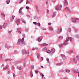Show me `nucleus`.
Wrapping results in <instances>:
<instances>
[{
	"label": "nucleus",
	"instance_id": "obj_10",
	"mask_svg": "<svg viewBox=\"0 0 79 79\" xmlns=\"http://www.w3.org/2000/svg\"><path fill=\"white\" fill-rule=\"evenodd\" d=\"M72 22L73 23H75V22H76V20L74 18L72 20Z\"/></svg>",
	"mask_w": 79,
	"mask_h": 79
},
{
	"label": "nucleus",
	"instance_id": "obj_9",
	"mask_svg": "<svg viewBox=\"0 0 79 79\" xmlns=\"http://www.w3.org/2000/svg\"><path fill=\"white\" fill-rule=\"evenodd\" d=\"M22 42L23 44H25V42H24V38H22Z\"/></svg>",
	"mask_w": 79,
	"mask_h": 79
},
{
	"label": "nucleus",
	"instance_id": "obj_21",
	"mask_svg": "<svg viewBox=\"0 0 79 79\" xmlns=\"http://www.w3.org/2000/svg\"><path fill=\"white\" fill-rule=\"evenodd\" d=\"M54 15H52V17L54 18L55 16V15H56V12H54Z\"/></svg>",
	"mask_w": 79,
	"mask_h": 79
},
{
	"label": "nucleus",
	"instance_id": "obj_52",
	"mask_svg": "<svg viewBox=\"0 0 79 79\" xmlns=\"http://www.w3.org/2000/svg\"><path fill=\"white\" fill-rule=\"evenodd\" d=\"M23 8L22 7L20 9V10H21H21H23Z\"/></svg>",
	"mask_w": 79,
	"mask_h": 79
},
{
	"label": "nucleus",
	"instance_id": "obj_59",
	"mask_svg": "<svg viewBox=\"0 0 79 79\" xmlns=\"http://www.w3.org/2000/svg\"><path fill=\"white\" fill-rule=\"evenodd\" d=\"M22 2H23V0H22L20 2V3H22Z\"/></svg>",
	"mask_w": 79,
	"mask_h": 79
},
{
	"label": "nucleus",
	"instance_id": "obj_47",
	"mask_svg": "<svg viewBox=\"0 0 79 79\" xmlns=\"http://www.w3.org/2000/svg\"><path fill=\"white\" fill-rule=\"evenodd\" d=\"M8 61H11V59H8Z\"/></svg>",
	"mask_w": 79,
	"mask_h": 79
},
{
	"label": "nucleus",
	"instance_id": "obj_28",
	"mask_svg": "<svg viewBox=\"0 0 79 79\" xmlns=\"http://www.w3.org/2000/svg\"><path fill=\"white\" fill-rule=\"evenodd\" d=\"M22 22H23V23H26V22L23 19L22 20Z\"/></svg>",
	"mask_w": 79,
	"mask_h": 79
},
{
	"label": "nucleus",
	"instance_id": "obj_34",
	"mask_svg": "<svg viewBox=\"0 0 79 79\" xmlns=\"http://www.w3.org/2000/svg\"><path fill=\"white\" fill-rule=\"evenodd\" d=\"M26 4H27V3H30V2H29V1H27V2H26Z\"/></svg>",
	"mask_w": 79,
	"mask_h": 79
},
{
	"label": "nucleus",
	"instance_id": "obj_26",
	"mask_svg": "<svg viewBox=\"0 0 79 79\" xmlns=\"http://www.w3.org/2000/svg\"><path fill=\"white\" fill-rule=\"evenodd\" d=\"M73 60L75 63H77V61L76 60V59L75 58H74Z\"/></svg>",
	"mask_w": 79,
	"mask_h": 79
},
{
	"label": "nucleus",
	"instance_id": "obj_41",
	"mask_svg": "<svg viewBox=\"0 0 79 79\" xmlns=\"http://www.w3.org/2000/svg\"><path fill=\"white\" fill-rule=\"evenodd\" d=\"M31 68H32V69H34V65H31Z\"/></svg>",
	"mask_w": 79,
	"mask_h": 79
},
{
	"label": "nucleus",
	"instance_id": "obj_31",
	"mask_svg": "<svg viewBox=\"0 0 79 79\" xmlns=\"http://www.w3.org/2000/svg\"><path fill=\"white\" fill-rule=\"evenodd\" d=\"M43 49L44 50H45V51H47V48H44Z\"/></svg>",
	"mask_w": 79,
	"mask_h": 79
},
{
	"label": "nucleus",
	"instance_id": "obj_14",
	"mask_svg": "<svg viewBox=\"0 0 79 79\" xmlns=\"http://www.w3.org/2000/svg\"><path fill=\"white\" fill-rule=\"evenodd\" d=\"M52 52L53 53V52H55V49L54 48H53L52 49Z\"/></svg>",
	"mask_w": 79,
	"mask_h": 79
},
{
	"label": "nucleus",
	"instance_id": "obj_60",
	"mask_svg": "<svg viewBox=\"0 0 79 79\" xmlns=\"http://www.w3.org/2000/svg\"><path fill=\"white\" fill-rule=\"evenodd\" d=\"M23 37H25V35H23Z\"/></svg>",
	"mask_w": 79,
	"mask_h": 79
},
{
	"label": "nucleus",
	"instance_id": "obj_39",
	"mask_svg": "<svg viewBox=\"0 0 79 79\" xmlns=\"http://www.w3.org/2000/svg\"><path fill=\"white\" fill-rule=\"evenodd\" d=\"M20 15H23L24 14L22 12H20Z\"/></svg>",
	"mask_w": 79,
	"mask_h": 79
},
{
	"label": "nucleus",
	"instance_id": "obj_57",
	"mask_svg": "<svg viewBox=\"0 0 79 79\" xmlns=\"http://www.w3.org/2000/svg\"><path fill=\"white\" fill-rule=\"evenodd\" d=\"M5 61H8V59H6Z\"/></svg>",
	"mask_w": 79,
	"mask_h": 79
},
{
	"label": "nucleus",
	"instance_id": "obj_2",
	"mask_svg": "<svg viewBox=\"0 0 79 79\" xmlns=\"http://www.w3.org/2000/svg\"><path fill=\"white\" fill-rule=\"evenodd\" d=\"M62 31V29L61 28H59L56 31V32L57 34H60V33H61Z\"/></svg>",
	"mask_w": 79,
	"mask_h": 79
},
{
	"label": "nucleus",
	"instance_id": "obj_51",
	"mask_svg": "<svg viewBox=\"0 0 79 79\" xmlns=\"http://www.w3.org/2000/svg\"><path fill=\"white\" fill-rule=\"evenodd\" d=\"M77 60H79V59H78V58H79V56H77Z\"/></svg>",
	"mask_w": 79,
	"mask_h": 79
},
{
	"label": "nucleus",
	"instance_id": "obj_61",
	"mask_svg": "<svg viewBox=\"0 0 79 79\" xmlns=\"http://www.w3.org/2000/svg\"><path fill=\"white\" fill-rule=\"evenodd\" d=\"M75 73H78V72H77L75 71Z\"/></svg>",
	"mask_w": 79,
	"mask_h": 79
},
{
	"label": "nucleus",
	"instance_id": "obj_33",
	"mask_svg": "<svg viewBox=\"0 0 79 79\" xmlns=\"http://www.w3.org/2000/svg\"><path fill=\"white\" fill-rule=\"evenodd\" d=\"M79 35H76V37L77 39V38H79Z\"/></svg>",
	"mask_w": 79,
	"mask_h": 79
},
{
	"label": "nucleus",
	"instance_id": "obj_48",
	"mask_svg": "<svg viewBox=\"0 0 79 79\" xmlns=\"http://www.w3.org/2000/svg\"><path fill=\"white\" fill-rule=\"evenodd\" d=\"M0 29H2V27L1 25L0 26Z\"/></svg>",
	"mask_w": 79,
	"mask_h": 79
},
{
	"label": "nucleus",
	"instance_id": "obj_6",
	"mask_svg": "<svg viewBox=\"0 0 79 79\" xmlns=\"http://www.w3.org/2000/svg\"><path fill=\"white\" fill-rule=\"evenodd\" d=\"M65 10H67V11H69L70 12V13H71V10H69V7H66L65 9Z\"/></svg>",
	"mask_w": 79,
	"mask_h": 79
},
{
	"label": "nucleus",
	"instance_id": "obj_5",
	"mask_svg": "<svg viewBox=\"0 0 79 79\" xmlns=\"http://www.w3.org/2000/svg\"><path fill=\"white\" fill-rule=\"evenodd\" d=\"M64 3L65 6H66L68 5V2L67 1L65 0L64 1Z\"/></svg>",
	"mask_w": 79,
	"mask_h": 79
},
{
	"label": "nucleus",
	"instance_id": "obj_27",
	"mask_svg": "<svg viewBox=\"0 0 79 79\" xmlns=\"http://www.w3.org/2000/svg\"><path fill=\"white\" fill-rule=\"evenodd\" d=\"M49 30H50V31H53V28H52V27H50Z\"/></svg>",
	"mask_w": 79,
	"mask_h": 79
},
{
	"label": "nucleus",
	"instance_id": "obj_37",
	"mask_svg": "<svg viewBox=\"0 0 79 79\" xmlns=\"http://www.w3.org/2000/svg\"><path fill=\"white\" fill-rule=\"evenodd\" d=\"M26 8L27 9H28V10H29V7L28 6H26Z\"/></svg>",
	"mask_w": 79,
	"mask_h": 79
},
{
	"label": "nucleus",
	"instance_id": "obj_54",
	"mask_svg": "<svg viewBox=\"0 0 79 79\" xmlns=\"http://www.w3.org/2000/svg\"><path fill=\"white\" fill-rule=\"evenodd\" d=\"M47 11L48 12V13H49V10H47Z\"/></svg>",
	"mask_w": 79,
	"mask_h": 79
},
{
	"label": "nucleus",
	"instance_id": "obj_8",
	"mask_svg": "<svg viewBox=\"0 0 79 79\" xmlns=\"http://www.w3.org/2000/svg\"><path fill=\"white\" fill-rule=\"evenodd\" d=\"M41 45H42V46H47L48 45V44H45V43L43 44H41Z\"/></svg>",
	"mask_w": 79,
	"mask_h": 79
},
{
	"label": "nucleus",
	"instance_id": "obj_18",
	"mask_svg": "<svg viewBox=\"0 0 79 79\" xmlns=\"http://www.w3.org/2000/svg\"><path fill=\"white\" fill-rule=\"evenodd\" d=\"M38 42H41V41H42V39H41L40 40V38H38Z\"/></svg>",
	"mask_w": 79,
	"mask_h": 79
},
{
	"label": "nucleus",
	"instance_id": "obj_15",
	"mask_svg": "<svg viewBox=\"0 0 79 79\" xmlns=\"http://www.w3.org/2000/svg\"><path fill=\"white\" fill-rule=\"evenodd\" d=\"M69 38H67L65 42H67L69 41Z\"/></svg>",
	"mask_w": 79,
	"mask_h": 79
},
{
	"label": "nucleus",
	"instance_id": "obj_29",
	"mask_svg": "<svg viewBox=\"0 0 79 79\" xmlns=\"http://www.w3.org/2000/svg\"><path fill=\"white\" fill-rule=\"evenodd\" d=\"M33 23L34 24H35V25H36L37 24V23L35 22H33Z\"/></svg>",
	"mask_w": 79,
	"mask_h": 79
},
{
	"label": "nucleus",
	"instance_id": "obj_23",
	"mask_svg": "<svg viewBox=\"0 0 79 79\" xmlns=\"http://www.w3.org/2000/svg\"><path fill=\"white\" fill-rule=\"evenodd\" d=\"M63 38L61 36L59 37L60 39V40L63 39Z\"/></svg>",
	"mask_w": 79,
	"mask_h": 79
},
{
	"label": "nucleus",
	"instance_id": "obj_35",
	"mask_svg": "<svg viewBox=\"0 0 79 79\" xmlns=\"http://www.w3.org/2000/svg\"><path fill=\"white\" fill-rule=\"evenodd\" d=\"M48 53H50V50H48L47 52Z\"/></svg>",
	"mask_w": 79,
	"mask_h": 79
},
{
	"label": "nucleus",
	"instance_id": "obj_20",
	"mask_svg": "<svg viewBox=\"0 0 79 79\" xmlns=\"http://www.w3.org/2000/svg\"><path fill=\"white\" fill-rule=\"evenodd\" d=\"M65 72H69H69H70V70H68L65 69Z\"/></svg>",
	"mask_w": 79,
	"mask_h": 79
},
{
	"label": "nucleus",
	"instance_id": "obj_16",
	"mask_svg": "<svg viewBox=\"0 0 79 79\" xmlns=\"http://www.w3.org/2000/svg\"><path fill=\"white\" fill-rule=\"evenodd\" d=\"M10 2V0H7L6 1V3L7 4H9V3Z\"/></svg>",
	"mask_w": 79,
	"mask_h": 79
},
{
	"label": "nucleus",
	"instance_id": "obj_4",
	"mask_svg": "<svg viewBox=\"0 0 79 79\" xmlns=\"http://www.w3.org/2000/svg\"><path fill=\"white\" fill-rule=\"evenodd\" d=\"M61 56H62V57L63 59V60H65V59H66V57H65L64 55L61 54Z\"/></svg>",
	"mask_w": 79,
	"mask_h": 79
},
{
	"label": "nucleus",
	"instance_id": "obj_40",
	"mask_svg": "<svg viewBox=\"0 0 79 79\" xmlns=\"http://www.w3.org/2000/svg\"><path fill=\"white\" fill-rule=\"evenodd\" d=\"M64 71H63V69H62L60 70V72H61V73H63V72Z\"/></svg>",
	"mask_w": 79,
	"mask_h": 79
},
{
	"label": "nucleus",
	"instance_id": "obj_1",
	"mask_svg": "<svg viewBox=\"0 0 79 79\" xmlns=\"http://www.w3.org/2000/svg\"><path fill=\"white\" fill-rule=\"evenodd\" d=\"M61 8H62V5H60L56 7V10L60 11L61 10Z\"/></svg>",
	"mask_w": 79,
	"mask_h": 79
},
{
	"label": "nucleus",
	"instance_id": "obj_11",
	"mask_svg": "<svg viewBox=\"0 0 79 79\" xmlns=\"http://www.w3.org/2000/svg\"><path fill=\"white\" fill-rule=\"evenodd\" d=\"M14 18H15V16H12V19H11V22H12V21H13V20L14 19Z\"/></svg>",
	"mask_w": 79,
	"mask_h": 79
},
{
	"label": "nucleus",
	"instance_id": "obj_64",
	"mask_svg": "<svg viewBox=\"0 0 79 79\" xmlns=\"http://www.w3.org/2000/svg\"><path fill=\"white\" fill-rule=\"evenodd\" d=\"M77 20H79V19H76Z\"/></svg>",
	"mask_w": 79,
	"mask_h": 79
},
{
	"label": "nucleus",
	"instance_id": "obj_46",
	"mask_svg": "<svg viewBox=\"0 0 79 79\" xmlns=\"http://www.w3.org/2000/svg\"><path fill=\"white\" fill-rule=\"evenodd\" d=\"M63 44H61V45H60V47H62V46H63Z\"/></svg>",
	"mask_w": 79,
	"mask_h": 79
},
{
	"label": "nucleus",
	"instance_id": "obj_32",
	"mask_svg": "<svg viewBox=\"0 0 79 79\" xmlns=\"http://www.w3.org/2000/svg\"><path fill=\"white\" fill-rule=\"evenodd\" d=\"M20 21V19H17V23H18V22H19Z\"/></svg>",
	"mask_w": 79,
	"mask_h": 79
},
{
	"label": "nucleus",
	"instance_id": "obj_22",
	"mask_svg": "<svg viewBox=\"0 0 79 79\" xmlns=\"http://www.w3.org/2000/svg\"><path fill=\"white\" fill-rule=\"evenodd\" d=\"M2 15L3 16V17H5V14L3 13H1Z\"/></svg>",
	"mask_w": 79,
	"mask_h": 79
},
{
	"label": "nucleus",
	"instance_id": "obj_3",
	"mask_svg": "<svg viewBox=\"0 0 79 79\" xmlns=\"http://www.w3.org/2000/svg\"><path fill=\"white\" fill-rule=\"evenodd\" d=\"M22 44V42H21V40L19 39L18 41L17 42V44L18 45H20Z\"/></svg>",
	"mask_w": 79,
	"mask_h": 79
},
{
	"label": "nucleus",
	"instance_id": "obj_42",
	"mask_svg": "<svg viewBox=\"0 0 79 79\" xmlns=\"http://www.w3.org/2000/svg\"><path fill=\"white\" fill-rule=\"evenodd\" d=\"M69 40H72V38H71V37H70L69 38Z\"/></svg>",
	"mask_w": 79,
	"mask_h": 79
},
{
	"label": "nucleus",
	"instance_id": "obj_30",
	"mask_svg": "<svg viewBox=\"0 0 79 79\" xmlns=\"http://www.w3.org/2000/svg\"><path fill=\"white\" fill-rule=\"evenodd\" d=\"M29 50H28L27 52V55H29Z\"/></svg>",
	"mask_w": 79,
	"mask_h": 79
},
{
	"label": "nucleus",
	"instance_id": "obj_49",
	"mask_svg": "<svg viewBox=\"0 0 79 79\" xmlns=\"http://www.w3.org/2000/svg\"><path fill=\"white\" fill-rule=\"evenodd\" d=\"M48 25H51L52 24V23H49L48 24Z\"/></svg>",
	"mask_w": 79,
	"mask_h": 79
},
{
	"label": "nucleus",
	"instance_id": "obj_7",
	"mask_svg": "<svg viewBox=\"0 0 79 79\" xmlns=\"http://www.w3.org/2000/svg\"><path fill=\"white\" fill-rule=\"evenodd\" d=\"M7 24H8L6 23H5L3 26V28H5V27H6V26H7Z\"/></svg>",
	"mask_w": 79,
	"mask_h": 79
},
{
	"label": "nucleus",
	"instance_id": "obj_45",
	"mask_svg": "<svg viewBox=\"0 0 79 79\" xmlns=\"http://www.w3.org/2000/svg\"><path fill=\"white\" fill-rule=\"evenodd\" d=\"M5 47H6V48L7 47H8V46H7V44H6V45H5Z\"/></svg>",
	"mask_w": 79,
	"mask_h": 79
},
{
	"label": "nucleus",
	"instance_id": "obj_24",
	"mask_svg": "<svg viewBox=\"0 0 79 79\" xmlns=\"http://www.w3.org/2000/svg\"><path fill=\"white\" fill-rule=\"evenodd\" d=\"M40 54H38L37 55V57L38 58H39V57H40Z\"/></svg>",
	"mask_w": 79,
	"mask_h": 79
},
{
	"label": "nucleus",
	"instance_id": "obj_58",
	"mask_svg": "<svg viewBox=\"0 0 79 79\" xmlns=\"http://www.w3.org/2000/svg\"><path fill=\"white\" fill-rule=\"evenodd\" d=\"M4 64H2V67L4 66Z\"/></svg>",
	"mask_w": 79,
	"mask_h": 79
},
{
	"label": "nucleus",
	"instance_id": "obj_44",
	"mask_svg": "<svg viewBox=\"0 0 79 79\" xmlns=\"http://www.w3.org/2000/svg\"><path fill=\"white\" fill-rule=\"evenodd\" d=\"M19 69L20 71H21L22 69H21V67H19Z\"/></svg>",
	"mask_w": 79,
	"mask_h": 79
},
{
	"label": "nucleus",
	"instance_id": "obj_38",
	"mask_svg": "<svg viewBox=\"0 0 79 79\" xmlns=\"http://www.w3.org/2000/svg\"><path fill=\"white\" fill-rule=\"evenodd\" d=\"M68 44L67 43H66L65 42H64V45H67Z\"/></svg>",
	"mask_w": 79,
	"mask_h": 79
},
{
	"label": "nucleus",
	"instance_id": "obj_19",
	"mask_svg": "<svg viewBox=\"0 0 79 79\" xmlns=\"http://www.w3.org/2000/svg\"><path fill=\"white\" fill-rule=\"evenodd\" d=\"M31 76L32 77L33 76V74L32 73V71H31Z\"/></svg>",
	"mask_w": 79,
	"mask_h": 79
},
{
	"label": "nucleus",
	"instance_id": "obj_62",
	"mask_svg": "<svg viewBox=\"0 0 79 79\" xmlns=\"http://www.w3.org/2000/svg\"><path fill=\"white\" fill-rule=\"evenodd\" d=\"M35 72H36V73H38V71H35Z\"/></svg>",
	"mask_w": 79,
	"mask_h": 79
},
{
	"label": "nucleus",
	"instance_id": "obj_43",
	"mask_svg": "<svg viewBox=\"0 0 79 79\" xmlns=\"http://www.w3.org/2000/svg\"><path fill=\"white\" fill-rule=\"evenodd\" d=\"M21 12H22V11H21V10L20 9L19 10V13H21Z\"/></svg>",
	"mask_w": 79,
	"mask_h": 79
},
{
	"label": "nucleus",
	"instance_id": "obj_56",
	"mask_svg": "<svg viewBox=\"0 0 79 79\" xmlns=\"http://www.w3.org/2000/svg\"><path fill=\"white\" fill-rule=\"evenodd\" d=\"M10 73V71H9L8 72V74H9Z\"/></svg>",
	"mask_w": 79,
	"mask_h": 79
},
{
	"label": "nucleus",
	"instance_id": "obj_13",
	"mask_svg": "<svg viewBox=\"0 0 79 79\" xmlns=\"http://www.w3.org/2000/svg\"><path fill=\"white\" fill-rule=\"evenodd\" d=\"M46 61H48V63H50V60L49 59H47Z\"/></svg>",
	"mask_w": 79,
	"mask_h": 79
},
{
	"label": "nucleus",
	"instance_id": "obj_63",
	"mask_svg": "<svg viewBox=\"0 0 79 79\" xmlns=\"http://www.w3.org/2000/svg\"><path fill=\"white\" fill-rule=\"evenodd\" d=\"M3 55L1 56V57L2 58H3Z\"/></svg>",
	"mask_w": 79,
	"mask_h": 79
},
{
	"label": "nucleus",
	"instance_id": "obj_50",
	"mask_svg": "<svg viewBox=\"0 0 79 79\" xmlns=\"http://www.w3.org/2000/svg\"><path fill=\"white\" fill-rule=\"evenodd\" d=\"M41 75H42V76L43 78V77H44V75H43V74H41Z\"/></svg>",
	"mask_w": 79,
	"mask_h": 79
},
{
	"label": "nucleus",
	"instance_id": "obj_36",
	"mask_svg": "<svg viewBox=\"0 0 79 79\" xmlns=\"http://www.w3.org/2000/svg\"><path fill=\"white\" fill-rule=\"evenodd\" d=\"M13 76L14 77H15L16 76H15V73H13Z\"/></svg>",
	"mask_w": 79,
	"mask_h": 79
},
{
	"label": "nucleus",
	"instance_id": "obj_12",
	"mask_svg": "<svg viewBox=\"0 0 79 79\" xmlns=\"http://www.w3.org/2000/svg\"><path fill=\"white\" fill-rule=\"evenodd\" d=\"M8 69V66L7 65L3 68V69Z\"/></svg>",
	"mask_w": 79,
	"mask_h": 79
},
{
	"label": "nucleus",
	"instance_id": "obj_55",
	"mask_svg": "<svg viewBox=\"0 0 79 79\" xmlns=\"http://www.w3.org/2000/svg\"><path fill=\"white\" fill-rule=\"evenodd\" d=\"M23 53L24 54H25L26 53V52L24 51V52H23Z\"/></svg>",
	"mask_w": 79,
	"mask_h": 79
},
{
	"label": "nucleus",
	"instance_id": "obj_25",
	"mask_svg": "<svg viewBox=\"0 0 79 79\" xmlns=\"http://www.w3.org/2000/svg\"><path fill=\"white\" fill-rule=\"evenodd\" d=\"M37 26H40V23H37V24H36Z\"/></svg>",
	"mask_w": 79,
	"mask_h": 79
},
{
	"label": "nucleus",
	"instance_id": "obj_17",
	"mask_svg": "<svg viewBox=\"0 0 79 79\" xmlns=\"http://www.w3.org/2000/svg\"><path fill=\"white\" fill-rule=\"evenodd\" d=\"M68 32H70L71 31V29L70 28H69L68 29Z\"/></svg>",
	"mask_w": 79,
	"mask_h": 79
},
{
	"label": "nucleus",
	"instance_id": "obj_53",
	"mask_svg": "<svg viewBox=\"0 0 79 79\" xmlns=\"http://www.w3.org/2000/svg\"><path fill=\"white\" fill-rule=\"evenodd\" d=\"M60 64H56V65H59V66H60Z\"/></svg>",
	"mask_w": 79,
	"mask_h": 79
}]
</instances>
